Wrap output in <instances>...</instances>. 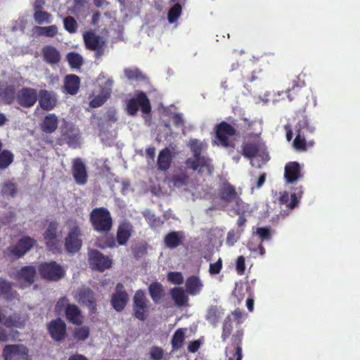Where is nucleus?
Masks as SVG:
<instances>
[{
	"label": "nucleus",
	"mask_w": 360,
	"mask_h": 360,
	"mask_svg": "<svg viewBox=\"0 0 360 360\" xmlns=\"http://www.w3.org/2000/svg\"><path fill=\"white\" fill-rule=\"evenodd\" d=\"M188 146L193 157L188 158L185 164L188 169L198 172V174H206L211 175L214 171L213 166L211 164V160L205 156L201 155L203 148V144L198 139H191Z\"/></svg>",
	"instance_id": "nucleus-1"
},
{
	"label": "nucleus",
	"mask_w": 360,
	"mask_h": 360,
	"mask_svg": "<svg viewBox=\"0 0 360 360\" xmlns=\"http://www.w3.org/2000/svg\"><path fill=\"white\" fill-rule=\"evenodd\" d=\"M89 221L94 231L108 233L112 228V219L110 211L103 207H96L89 214Z\"/></svg>",
	"instance_id": "nucleus-2"
},
{
	"label": "nucleus",
	"mask_w": 360,
	"mask_h": 360,
	"mask_svg": "<svg viewBox=\"0 0 360 360\" xmlns=\"http://www.w3.org/2000/svg\"><path fill=\"white\" fill-rule=\"evenodd\" d=\"M296 136L293 141V146L295 149L300 151L307 150L306 138L308 135L312 134L315 128L309 122L306 115H303L295 126Z\"/></svg>",
	"instance_id": "nucleus-3"
},
{
	"label": "nucleus",
	"mask_w": 360,
	"mask_h": 360,
	"mask_svg": "<svg viewBox=\"0 0 360 360\" xmlns=\"http://www.w3.org/2000/svg\"><path fill=\"white\" fill-rule=\"evenodd\" d=\"M133 316L139 321L146 320L150 311V302L143 290L136 291L132 299Z\"/></svg>",
	"instance_id": "nucleus-4"
},
{
	"label": "nucleus",
	"mask_w": 360,
	"mask_h": 360,
	"mask_svg": "<svg viewBox=\"0 0 360 360\" xmlns=\"http://www.w3.org/2000/svg\"><path fill=\"white\" fill-rule=\"evenodd\" d=\"M37 269L41 278L49 281H58L65 275L64 269L55 261L41 262Z\"/></svg>",
	"instance_id": "nucleus-5"
},
{
	"label": "nucleus",
	"mask_w": 360,
	"mask_h": 360,
	"mask_svg": "<svg viewBox=\"0 0 360 360\" xmlns=\"http://www.w3.org/2000/svg\"><path fill=\"white\" fill-rule=\"evenodd\" d=\"M139 108L143 114H149L151 112L150 101L143 92H140L136 97L129 99L127 103L126 110L128 115L134 116Z\"/></svg>",
	"instance_id": "nucleus-6"
},
{
	"label": "nucleus",
	"mask_w": 360,
	"mask_h": 360,
	"mask_svg": "<svg viewBox=\"0 0 360 360\" xmlns=\"http://www.w3.org/2000/svg\"><path fill=\"white\" fill-rule=\"evenodd\" d=\"M244 332L237 330L231 337L230 343L226 347L225 353L229 360H242V343Z\"/></svg>",
	"instance_id": "nucleus-7"
},
{
	"label": "nucleus",
	"mask_w": 360,
	"mask_h": 360,
	"mask_svg": "<svg viewBox=\"0 0 360 360\" xmlns=\"http://www.w3.org/2000/svg\"><path fill=\"white\" fill-rule=\"evenodd\" d=\"M218 195L220 200L226 203L235 202L233 207H241L245 204L238 194L235 186L227 181L220 184L218 188Z\"/></svg>",
	"instance_id": "nucleus-8"
},
{
	"label": "nucleus",
	"mask_w": 360,
	"mask_h": 360,
	"mask_svg": "<svg viewBox=\"0 0 360 360\" xmlns=\"http://www.w3.org/2000/svg\"><path fill=\"white\" fill-rule=\"evenodd\" d=\"M229 124L225 121H221L215 127L216 139L218 141V144L227 148L231 146V141L229 137L236 135L237 131L234 127L235 122L233 121Z\"/></svg>",
	"instance_id": "nucleus-9"
},
{
	"label": "nucleus",
	"mask_w": 360,
	"mask_h": 360,
	"mask_svg": "<svg viewBox=\"0 0 360 360\" xmlns=\"http://www.w3.org/2000/svg\"><path fill=\"white\" fill-rule=\"evenodd\" d=\"M36 240L30 236L21 238L15 245H11L6 250L8 256L18 259L22 257L36 243Z\"/></svg>",
	"instance_id": "nucleus-10"
},
{
	"label": "nucleus",
	"mask_w": 360,
	"mask_h": 360,
	"mask_svg": "<svg viewBox=\"0 0 360 360\" xmlns=\"http://www.w3.org/2000/svg\"><path fill=\"white\" fill-rule=\"evenodd\" d=\"M30 350L22 344L6 345L4 347L2 356L4 360H29Z\"/></svg>",
	"instance_id": "nucleus-11"
},
{
	"label": "nucleus",
	"mask_w": 360,
	"mask_h": 360,
	"mask_svg": "<svg viewBox=\"0 0 360 360\" xmlns=\"http://www.w3.org/2000/svg\"><path fill=\"white\" fill-rule=\"evenodd\" d=\"M46 329L51 338L55 342H62L67 337V325L60 318L49 322L46 324Z\"/></svg>",
	"instance_id": "nucleus-12"
},
{
	"label": "nucleus",
	"mask_w": 360,
	"mask_h": 360,
	"mask_svg": "<svg viewBox=\"0 0 360 360\" xmlns=\"http://www.w3.org/2000/svg\"><path fill=\"white\" fill-rule=\"evenodd\" d=\"M58 223L51 221L43 233L45 244L49 250L53 252H59L60 241L58 235Z\"/></svg>",
	"instance_id": "nucleus-13"
},
{
	"label": "nucleus",
	"mask_w": 360,
	"mask_h": 360,
	"mask_svg": "<svg viewBox=\"0 0 360 360\" xmlns=\"http://www.w3.org/2000/svg\"><path fill=\"white\" fill-rule=\"evenodd\" d=\"M84 41L88 50L95 51L96 58L104 54L105 41L93 32H86L83 34Z\"/></svg>",
	"instance_id": "nucleus-14"
},
{
	"label": "nucleus",
	"mask_w": 360,
	"mask_h": 360,
	"mask_svg": "<svg viewBox=\"0 0 360 360\" xmlns=\"http://www.w3.org/2000/svg\"><path fill=\"white\" fill-rule=\"evenodd\" d=\"M81 236L82 231L78 226H74L70 229L65 239V248L67 252L75 253L81 249L82 245Z\"/></svg>",
	"instance_id": "nucleus-15"
},
{
	"label": "nucleus",
	"mask_w": 360,
	"mask_h": 360,
	"mask_svg": "<svg viewBox=\"0 0 360 360\" xmlns=\"http://www.w3.org/2000/svg\"><path fill=\"white\" fill-rule=\"evenodd\" d=\"M38 99L37 89L31 87H22L17 94L18 103L24 108H31L34 105Z\"/></svg>",
	"instance_id": "nucleus-16"
},
{
	"label": "nucleus",
	"mask_w": 360,
	"mask_h": 360,
	"mask_svg": "<svg viewBox=\"0 0 360 360\" xmlns=\"http://www.w3.org/2000/svg\"><path fill=\"white\" fill-rule=\"evenodd\" d=\"M89 260L94 269L101 272L110 269L112 263L109 257L105 256L97 250H92L89 252Z\"/></svg>",
	"instance_id": "nucleus-17"
},
{
	"label": "nucleus",
	"mask_w": 360,
	"mask_h": 360,
	"mask_svg": "<svg viewBox=\"0 0 360 360\" xmlns=\"http://www.w3.org/2000/svg\"><path fill=\"white\" fill-rule=\"evenodd\" d=\"M72 174L75 183L78 185H84L88 181L86 166L80 158L72 160Z\"/></svg>",
	"instance_id": "nucleus-18"
},
{
	"label": "nucleus",
	"mask_w": 360,
	"mask_h": 360,
	"mask_svg": "<svg viewBox=\"0 0 360 360\" xmlns=\"http://www.w3.org/2000/svg\"><path fill=\"white\" fill-rule=\"evenodd\" d=\"M129 296L121 283L117 284L115 292L112 295L110 302L112 307L118 312L122 311L126 307Z\"/></svg>",
	"instance_id": "nucleus-19"
},
{
	"label": "nucleus",
	"mask_w": 360,
	"mask_h": 360,
	"mask_svg": "<svg viewBox=\"0 0 360 360\" xmlns=\"http://www.w3.org/2000/svg\"><path fill=\"white\" fill-rule=\"evenodd\" d=\"M37 100L41 109L46 111L54 109L58 103L56 93L46 89H41L39 91Z\"/></svg>",
	"instance_id": "nucleus-20"
},
{
	"label": "nucleus",
	"mask_w": 360,
	"mask_h": 360,
	"mask_svg": "<svg viewBox=\"0 0 360 360\" xmlns=\"http://www.w3.org/2000/svg\"><path fill=\"white\" fill-rule=\"evenodd\" d=\"M134 232L132 224L127 219L120 221L116 233V240L119 245H125Z\"/></svg>",
	"instance_id": "nucleus-21"
},
{
	"label": "nucleus",
	"mask_w": 360,
	"mask_h": 360,
	"mask_svg": "<svg viewBox=\"0 0 360 360\" xmlns=\"http://www.w3.org/2000/svg\"><path fill=\"white\" fill-rule=\"evenodd\" d=\"M78 301L86 305L89 311L94 314L96 311V302L94 291L89 288L83 287L77 291Z\"/></svg>",
	"instance_id": "nucleus-22"
},
{
	"label": "nucleus",
	"mask_w": 360,
	"mask_h": 360,
	"mask_svg": "<svg viewBox=\"0 0 360 360\" xmlns=\"http://www.w3.org/2000/svg\"><path fill=\"white\" fill-rule=\"evenodd\" d=\"M302 194L303 188L302 186L295 188V192L291 193L290 195H289L288 192L284 191L281 193V195L278 199L279 203L285 205L288 209L292 210L298 205L299 200L302 198Z\"/></svg>",
	"instance_id": "nucleus-23"
},
{
	"label": "nucleus",
	"mask_w": 360,
	"mask_h": 360,
	"mask_svg": "<svg viewBox=\"0 0 360 360\" xmlns=\"http://www.w3.org/2000/svg\"><path fill=\"white\" fill-rule=\"evenodd\" d=\"M113 80L108 79L105 84L104 87L102 89L100 94L96 96L90 102L89 106L96 108L103 105L106 101L110 97L112 93V86Z\"/></svg>",
	"instance_id": "nucleus-24"
},
{
	"label": "nucleus",
	"mask_w": 360,
	"mask_h": 360,
	"mask_svg": "<svg viewBox=\"0 0 360 360\" xmlns=\"http://www.w3.org/2000/svg\"><path fill=\"white\" fill-rule=\"evenodd\" d=\"M173 155L169 148L165 147L162 149L158 154L157 159V167L160 172H167L172 165Z\"/></svg>",
	"instance_id": "nucleus-25"
},
{
	"label": "nucleus",
	"mask_w": 360,
	"mask_h": 360,
	"mask_svg": "<svg viewBox=\"0 0 360 360\" xmlns=\"http://www.w3.org/2000/svg\"><path fill=\"white\" fill-rule=\"evenodd\" d=\"M302 176L301 167L297 162H290L285 165L284 177L287 183L293 184Z\"/></svg>",
	"instance_id": "nucleus-26"
},
{
	"label": "nucleus",
	"mask_w": 360,
	"mask_h": 360,
	"mask_svg": "<svg viewBox=\"0 0 360 360\" xmlns=\"http://www.w3.org/2000/svg\"><path fill=\"white\" fill-rule=\"evenodd\" d=\"M37 276V269L34 266L29 265L22 266L17 272V278L22 280L27 285H32L34 281Z\"/></svg>",
	"instance_id": "nucleus-27"
},
{
	"label": "nucleus",
	"mask_w": 360,
	"mask_h": 360,
	"mask_svg": "<svg viewBox=\"0 0 360 360\" xmlns=\"http://www.w3.org/2000/svg\"><path fill=\"white\" fill-rule=\"evenodd\" d=\"M43 60L48 64L56 65L60 60V53L56 48L53 46L47 45L43 47L41 50Z\"/></svg>",
	"instance_id": "nucleus-28"
},
{
	"label": "nucleus",
	"mask_w": 360,
	"mask_h": 360,
	"mask_svg": "<svg viewBox=\"0 0 360 360\" xmlns=\"http://www.w3.org/2000/svg\"><path fill=\"white\" fill-rule=\"evenodd\" d=\"M66 319L71 323L79 326L82 323L83 316L81 310L75 304H68L65 310Z\"/></svg>",
	"instance_id": "nucleus-29"
},
{
	"label": "nucleus",
	"mask_w": 360,
	"mask_h": 360,
	"mask_svg": "<svg viewBox=\"0 0 360 360\" xmlns=\"http://www.w3.org/2000/svg\"><path fill=\"white\" fill-rule=\"evenodd\" d=\"M80 78L76 75H67L64 79V89L67 94L76 95L79 89Z\"/></svg>",
	"instance_id": "nucleus-30"
},
{
	"label": "nucleus",
	"mask_w": 360,
	"mask_h": 360,
	"mask_svg": "<svg viewBox=\"0 0 360 360\" xmlns=\"http://www.w3.org/2000/svg\"><path fill=\"white\" fill-rule=\"evenodd\" d=\"M41 129L46 134H52L58 128V119L54 113H50L46 115L40 124Z\"/></svg>",
	"instance_id": "nucleus-31"
},
{
	"label": "nucleus",
	"mask_w": 360,
	"mask_h": 360,
	"mask_svg": "<svg viewBox=\"0 0 360 360\" xmlns=\"http://www.w3.org/2000/svg\"><path fill=\"white\" fill-rule=\"evenodd\" d=\"M186 290L191 295H196L201 291L203 284L197 276H191L187 278L185 283Z\"/></svg>",
	"instance_id": "nucleus-32"
},
{
	"label": "nucleus",
	"mask_w": 360,
	"mask_h": 360,
	"mask_svg": "<svg viewBox=\"0 0 360 360\" xmlns=\"http://www.w3.org/2000/svg\"><path fill=\"white\" fill-rule=\"evenodd\" d=\"M186 328H179L173 334L171 339L172 352L179 350L186 340Z\"/></svg>",
	"instance_id": "nucleus-33"
},
{
	"label": "nucleus",
	"mask_w": 360,
	"mask_h": 360,
	"mask_svg": "<svg viewBox=\"0 0 360 360\" xmlns=\"http://www.w3.org/2000/svg\"><path fill=\"white\" fill-rule=\"evenodd\" d=\"M184 235L180 231H171L164 237V243L167 248L174 249L182 244Z\"/></svg>",
	"instance_id": "nucleus-34"
},
{
	"label": "nucleus",
	"mask_w": 360,
	"mask_h": 360,
	"mask_svg": "<svg viewBox=\"0 0 360 360\" xmlns=\"http://www.w3.org/2000/svg\"><path fill=\"white\" fill-rule=\"evenodd\" d=\"M15 89L13 85L0 84V98L5 104L10 105L15 100Z\"/></svg>",
	"instance_id": "nucleus-35"
},
{
	"label": "nucleus",
	"mask_w": 360,
	"mask_h": 360,
	"mask_svg": "<svg viewBox=\"0 0 360 360\" xmlns=\"http://www.w3.org/2000/svg\"><path fill=\"white\" fill-rule=\"evenodd\" d=\"M18 295L16 291L13 290L12 283L7 280L0 278V296L7 300H12Z\"/></svg>",
	"instance_id": "nucleus-36"
},
{
	"label": "nucleus",
	"mask_w": 360,
	"mask_h": 360,
	"mask_svg": "<svg viewBox=\"0 0 360 360\" xmlns=\"http://www.w3.org/2000/svg\"><path fill=\"white\" fill-rule=\"evenodd\" d=\"M148 292L152 300L155 303H158L165 296L164 288L162 285L158 281L153 282L149 285Z\"/></svg>",
	"instance_id": "nucleus-37"
},
{
	"label": "nucleus",
	"mask_w": 360,
	"mask_h": 360,
	"mask_svg": "<svg viewBox=\"0 0 360 360\" xmlns=\"http://www.w3.org/2000/svg\"><path fill=\"white\" fill-rule=\"evenodd\" d=\"M243 155L252 159L257 156L259 150V144L256 142H246L241 146Z\"/></svg>",
	"instance_id": "nucleus-38"
},
{
	"label": "nucleus",
	"mask_w": 360,
	"mask_h": 360,
	"mask_svg": "<svg viewBox=\"0 0 360 360\" xmlns=\"http://www.w3.org/2000/svg\"><path fill=\"white\" fill-rule=\"evenodd\" d=\"M170 294L175 304L179 307L186 304L188 298L181 288H172L170 290Z\"/></svg>",
	"instance_id": "nucleus-39"
},
{
	"label": "nucleus",
	"mask_w": 360,
	"mask_h": 360,
	"mask_svg": "<svg viewBox=\"0 0 360 360\" xmlns=\"http://www.w3.org/2000/svg\"><path fill=\"white\" fill-rule=\"evenodd\" d=\"M221 307L211 306L207 312L206 319L213 326H216L223 315Z\"/></svg>",
	"instance_id": "nucleus-40"
},
{
	"label": "nucleus",
	"mask_w": 360,
	"mask_h": 360,
	"mask_svg": "<svg viewBox=\"0 0 360 360\" xmlns=\"http://www.w3.org/2000/svg\"><path fill=\"white\" fill-rule=\"evenodd\" d=\"M41 6H35L34 7V19L35 22L41 25L44 22H50L51 20V15L46 11H41Z\"/></svg>",
	"instance_id": "nucleus-41"
},
{
	"label": "nucleus",
	"mask_w": 360,
	"mask_h": 360,
	"mask_svg": "<svg viewBox=\"0 0 360 360\" xmlns=\"http://www.w3.org/2000/svg\"><path fill=\"white\" fill-rule=\"evenodd\" d=\"M4 325L7 328H23L25 326V321L16 314L11 315L6 318L4 321Z\"/></svg>",
	"instance_id": "nucleus-42"
},
{
	"label": "nucleus",
	"mask_w": 360,
	"mask_h": 360,
	"mask_svg": "<svg viewBox=\"0 0 360 360\" xmlns=\"http://www.w3.org/2000/svg\"><path fill=\"white\" fill-rule=\"evenodd\" d=\"M143 215L151 229L160 227L164 223L160 217L155 216L148 210L143 212Z\"/></svg>",
	"instance_id": "nucleus-43"
},
{
	"label": "nucleus",
	"mask_w": 360,
	"mask_h": 360,
	"mask_svg": "<svg viewBox=\"0 0 360 360\" xmlns=\"http://www.w3.org/2000/svg\"><path fill=\"white\" fill-rule=\"evenodd\" d=\"M233 330V323L231 321V318L230 316H228L224 321L222 326V333L221 335V338L222 342H225L230 337Z\"/></svg>",
	"instance_id": "nucleus-44"
},
{
	"label": "nucleus",
	"mask_w": 360,
	"mask_h": 360,
	"mask_svg": "<svg viewBox=\"0 0 360 360\" xmlns=\"http://www.w3.org/2000/svg\"><path fill=\"white\" fill-rule=\"evenodd\" d=\"M13 154L8 150H4L0 153V169L7 168L13 161Z\"/></svg>",
	"instance_id": "nucleus-45"
},
{
	"label": "nucleus",
	"mask_w": 360,
	"mask_h": 360,
	"mask_svg": "<svg viewBox=\"0 0 360 360\" xmlns=\"http://www.w3.org/2000/svg\"><path fill=\"white\" fill-rule=\"evenodd\" d=\"M67 60L72 68H80L83 64L82 57L76 52H70L67 55Z\"/></svg>",
	"instance_id": "nucleus-46"
},
{
	"label": "nucleus",
	"mask_w": 360,
	"mask_h": 360,
	"mask_svg": "<svg viewBox=\"0 0 360 360\" xmlns=\"http://www.w3.org/2000/svg\"><path fill=\"white\" fill-rule=\"evenodd\" d=\"M124 72L126 77L131 81H141L145 79L144 75L138 68H126Z\"/></svg>",
	"instance_id": "nucleus-47"
},
{
	"label": "nucleus",
	"mask_w": 360,
	"mask_h": 360,
	"mask_svg": "<svg viewBox=\"0 0 360 360\" xmlns=\"http://www.w3.org/2000/svg\"><path fill=\"white\" fill-rule=\"evenodd\" d=\"M182 11L181 6L177 3L175 4L168 11L167 19L170 23L175 22L180 17Z\"/></svg>",
	"instance_id": "nucleus-48"
},
{
	"label": "nucleus",
	"mask_w": 360,
	"mask_h": 360,
	"mask_svg": "<svg viewBox=\"0 0 360 360\" xmlns=\"http://www.w3.org/2000/svg\"><path fill=\"white\" fill-rule=\"evenodd\" d=\"M64 28L69 33H75L77 30L78 25L76 20L72 16H67L63 19Z\"/></svg>",
	"instance_id": "nucleus-49"
},
{
	"label": "nucleus",
	"mask_w": 360,
	"mask_h": 360,
	"mask_svg": "<svg viewBox=\"0 0 360 360\" xmlns=\"http://www.w3.org/2000/svg\"><path fill=\"white\" fill-rule=\"evenodd\" d=\"M73 336L77 340L84 341L89 336V328L87 326L77 328L73 331Z\"/></svg>",
	"instance_id": "nucleus-50"
},
{
	"label": "nucleus",
	"mask_w": 360,
	"mask_h": 360,
	"mask_svg": "<svg viewBox=\"0 0 360 360\" xmlns=\"http://www.w3.org/2000/svg\"><path fill=\"white\" fill-rule=\"evenodd\" d=\"M1 191L4 195L14 197L16 195L18 190L17 186L14 183L7 181L4 183Z\"/></svg>",
	"instance_id": "nucleus-51"
},
{
	"label": "nucleus",
	"mask_w": 360,
	"mask_h": 360,
	"mask_svg": "<svg viewBox=\"0 0 360 360\" xmlns=\"http://www.w3.org/2000/svg\"><path fill=\"white\" fill-rule=\"evenodd\" d=\"M38 30L41 35L48 37H53L58 32L57 26L54 25L48 27H39Z\"/></svg>",
	"instance_id": "nucleus-52"
},
{
	"label": "nucleus",
	"mask_w": 360,
	"mask_h": 360,
	"mask_svg": "<svg viewBox=\"0 0 360 360\" xmlns=\"http://www.w3.org/2000/svg\"><path fill=\"white\" fill-rule=\"evenodd\" d=\"M243 231V229H241L240 231H236L233 229L230 230L227 233L226 244L229 246H233L240 238Z\"/></svg>",
	"instance_id": "nucleus-53"
},
{
	"label": "nucleus",
	"mask_w": 360,
	"mask_h": 360,
	"mask_svg": "<svg viewBox=\"0 0 360 360\" xmlns=\"http://www.w3.org/2000/svg\"><path fill=\"white\" fill-rule=\"evenodd\" d=\"M233 210L235 211L236 214L239 215L238 219L237 220L238 226L239 228L244 226L247 222V219L244 216V213L245 212L244 205H243L241 207H233Z\"/></svg>",
	"instance_id": "nucleus-54"
},
{
	"label": "nucleus",
	"mask_w": 360,
	"mask_h": 360,
	"mask_svg": "<svg viewBox=\"0 0 360 360\" xmlns=\"http://www.w3.org/2000/svg\"><path fill=\"white\" fill-rule=\"evenodd\" d=\"M167 279L169 282L176 285H181L184 282L182 274L178 271H170L168 273Z\"/></svg>",
	"instance_id": "nucleus-55"
},
{
	"label": "nucleus",
	"mask_w": 360,
	"mask_h": 360,
	"mask_svg": "<svg viewBox=\"0 0 360 360\" xmlns=\"http://www.w3.org/2000/svg\"><path fill=\"white\" fill-rule=\"evenodd\" d=\"M150 357L152 360H161L164 356V350L158 346H153L150 349Z\"/></svg>",
	"instance_id": "nucleus-56"
},
{
	"label": "nucleus",
	"mask_w": 360,
	"mask_h": 360,
	"mask_svg": "<svg viewBox=\"0 0 360 360\" xmlns=\"http://www.w3.org/2000/svg\"><path fill=\"white\" fill-rule=\"evenodd\" d=\"M302 90V86L297 81H293L292 86L288 91V98L292 101L296 96H298Z\"/></svg>",
	"instance_id": "nucleus-57"
},
{
	"label": "nucleus",
	"mask_w": 360,
	"mask_h": 360,
	"mask_svg": "<svg viewBox=\"0 0 360 360\" xmlns=\"http://www.w3.org/2000/svg\"><path fill=\"white\" fill-rule=\"evenodd\" d=\"M188 176L186 174H174L172 177L173 185L176 187H181L186 184Z\"/></svg>",
	"instance_id": "nucleus-58"
},
{
	"label": "nucleus",
	"mask_w": 360,
	"mask_h": 360,
	"mask_svg": "<svg viewBox=\"0 0 360 360\" xmlns=\"http://www.w3.org/2000/svg\"><path fill=\"white\" fill-rule=\"evenodd\" d=\"M257 234L259 236L262 241L271 239V235L270 229L268 227H259L257 229Z\"/></svg>",
	"instance_id": "nucleus-59"
},
{
	"label": "nucleus",
	"mask_w": 360,
	"mask_h": 360,
	"mask_svg": "<svg viewBox=\"0 0 360 360\" xmlns=\"http://www.w3.org/2000/svg\"><path fill=\"white\" fill-rule=\"evenodd\" d=\"M236 270L238 275H243L245 271V259L243 256H239L236 262Z\"/></svg>",
	"instance_id": "nucleus-60"
},
{
	"label": "nucleus",
	"mask_w": 360,
	"mask_h": 360,
	"mask_svg": "<svg viewBox=\"0 0 360 360\" xmlns=\"http://www.w3.org/2000/svg\"><path fill=\"white\" fill-rule=\"evenodd\" d=\"M222 269V261L219 258L216 262L210 264L209 272L211 275H216L220 273Z\"/></svg>",
	"instance_id": "nucleus-61"
},
{
	"label": "nucleus",
	"mask_w": 360,
	"mask_h": 360,
	"mask_svg": "<svg viewBox=\"0 0 360 360\" xmlns=\"http://www.w3.org/2000/svg\"><path fill=\"white\" fill-rule=\"evenodd\" d=\"M147 254V248L145 245H139L133 249V255L136 259H140Z\"/></svg>",
	"instance_id": "nucleus-62"
},
{
	"label": "nucleus",
	"mask_w": 360,
	"mask_h": 360,
	"mask_svg": "<svg viewBox=\"0 0 360 360\" xmlns=\"http://www.w3.org/2000/svg\"><path fill=\"white\" fill-rule=\"evenodd\" d=\"M203 341L200 339L193 340L189 342L188 345V351L191 353H195L197 352L200 346L202 345Z\"/></svg>",
	"instance_id": "nucleus-63"
},
{
	"label": "nucleus",
	"mask_w": 360,
	"mask_h": 360,
	"mask_svg": "<svg viewBox=\"0 0 360 360\" xmlns=\"http://www.w3.org/2000/svg\"><path fill=\"white\" fill-rule=\"evenodd\" d=\"M70 304L69 303V300L66 297H60L56 304V311H61L63 309H66L67 306Z\"/></svg>",
	"instance_id": "nucleus-64"
}]
</instances>
